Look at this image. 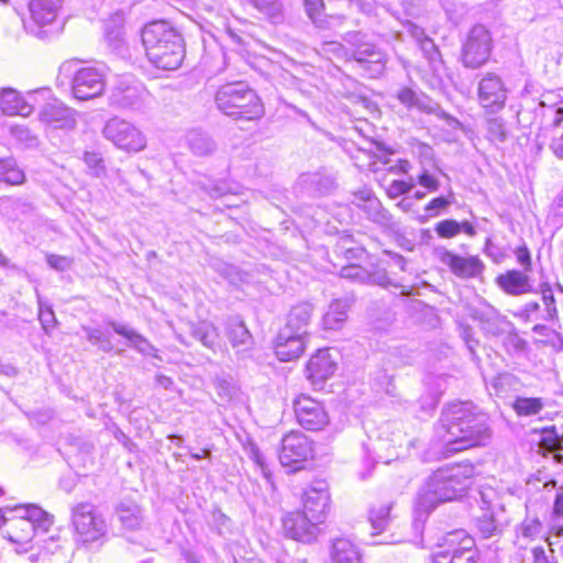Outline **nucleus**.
I'll list each match as a JSON object with an SVG mask.
<instances>
[{
  "mask_svg": "<svg viewBox=\"0 0 563 563\" xmlns=\"http://www.w3.org/2000/svg\"><path fill=\"white\" fill-rule=\"evenodd\" d=\"M437 434L443 445V454L451 455L475 446H484L492 439L488 417L470 401L446 405L441 412Z\"/></svg>",
  "mask_w": 563,
  "mask_h": 563,
  "instance_id": "nucleus-1",
  "label": "nucleus"
},
{
  "mask_svg": "<svg viewBox=\"0 0 563 563\" xmlns=\"http://www.w3.org/2000/svg\"><path fill=\"white\" fill-rule=\"evenodd\" d=\"M475 467L472 463L454 464L437 470L429 476L418 496V506L424 511L438 504L456 500L472 486Z\"/></svg>",
  "mask_w": 563,
  "mask_h": 563,
  "instance_id": "nucleus-2",
  "label": "nucleus"
},
{
  "mask_svg": "<svg viewBox=\"0 0 563 563\" xmlns=\"http://www.w3.org/2000/svg\"><path fill=\"white\" fill-rule=\"evenodd\" d=\"M141 37L147 59L156 68L175 70L181 65L185 57L184 40L167 22L146 24Z\"/></svg>",
  "mask_w": 563,
  "mask_h": 563,
  "instance_id": "nucleus-3",
  "label": "nucleus"
},
{
  "mask_svg": "<svg viewBox=\"0 0 563 563\" xmlns=\"http://www.w3.org/2000/svg\"><path fill=\"white\" fill-rule=\"evenodd\" d=\"M0 511L3 525L8 527V539L19 545L18 553H26L34 534L47 532L53 525L52 516L33 504L5 507Z\"/></svg>",
  "mask_w": 563,
  "mask_h": 563,
  "instance_id": "nucleus-4",
  "label": "nucleus"
},
{
  "mask_svg": "<svg viewBox=\"0 0 563 563\" xmlns=\"http://www.w3.org/2000/svg\"><path fill=\"white\" fill-rule=\"evenodd\" d=\"M217 108L234 119L257 120L264 115V107L256 92L243 81L222 85L216 92Z\"/></svg>",
  "mask_w": 563,
  "mask_h": 563,
  "instance_id": "nucleus-5",
  "label": "nucleus"
},
{
  "mask_svg": "<svg viewBox=\"0 0 563 563\" xmlns=\"http://www.w3.org/2000/svg\"><path fill=\"white\" fill-rule=\"evenodd\" d=\"M493 47L494 40L489 30L483 24H476L462 41L460 60L465 68L478 69L488 63Z\"/></svg>",
  "mask_w": 563,
  "mask_h": 563,
  "instance_id": "nucleus-6",
  "label": "nucleus"
},
{
  "mask_svg": "<svg viewBox=\"0 0 563 563\" xmlns=\"http://www.w3.org/2000/svg\"><path fill=\"white\" fill-rule=\"evenodd\" d=\"M446 548L433 554V563H477L478 551L475 540L465 530L449 532Z\"/></svg>",
  "mask_w": 563,
  "mask_h": 563,
  "instance_id": "nucleus-7",
  "label": "nucleus"
},
{
  "mask_svg": "<svg viewBox=\"0 0 563 563\" xmlns=\"http://www.w3.org/2000/svg\"><path fill=\"white\" fill-rule=\"evenodd\" d=\"M102 134L115 147L125 152H141L147 144L145 135L139 128L120 118L107 121Z\"/></svg>",
  "mask_w": 563,
  "mask_h": 563,
  "instance_id": "nucleus-8",
  "label": "nucleus"
},
{
  "mask_svg": "<svg viewBox=\"0 0 563 563\" xmlns=\"http://www.w3.org/2000/svg\"><path fill=\"white\" fill-rule=\"evenodd\" d=\"M314 454L313 442L300 431H291L282 439L278 457L280 464L290 467L292 472L302 468V465Z\"/></svg>",
  "mask_w": 563,
  "mask_h": 563,
  "instance_id": "nucleus-9",
  "label": "nucleus"
},
{
  "mask_svg": "<svg viewBox=\"0 0 563 563\" xmlns=\"http://www.w3.org/2000/svg\"><path fill=\"white\" fill-rule=\"evenodd\" d=\"M73 525L81 542H93L106 534L108 525L103 516L88 503L73 508Z\"/></svg>",
  "mask_w": 563,
  "mask_h": 563,
  "instance_id": "nucleus-10",
  "label": "nucleus"
},
{
  "mask_svg": "<svg viewBox=\"0 0 563 563\" xmlns=\"http://www.w3.org/2000/svg\"><path fill=\"white\" fill-rule=\"evenodd\" d=\"M49 89L43 88L35 91H29L26 96H22L13 88H1L0 110L7 115L29 117L33 112L35 104L38 102V98L45 100L49 97Z\"/></svg>",
  "mask_w": 563,
  "mask_h": 563,
  "instance_id": "nucleus-11",
  "label": "nucleus"
},
{
  "mask_svg": "<svg viewBox=\"0 0 563 563\" xmlns=\"http://www.w3.org/2000/svg\"><path fill=\"white\" fill-rule=\"evenodd\" d=\"M508 98V89L499 75L487 71L482 75L477 84L478 103L489 112L504 109Z\"/></svg>",
  "mask_w": 563,
  "mask_h": 563,
  "instance_id": "nucleus-12",
  "label": "nucleus"
},
{
  "mask_svg": "<svg viewBox=\"0 0 563 563\" xmlns=\"http://www.w3.org/2000/svg\"><path fill=\"white\" fill-rule=\"evenodd\" d=\"M292 408L298 423L306 430H322L330 421L323 404L308 395L295 398Z\"/></svg>",
  "mask_w": 563,
  "mask_h": 563,
  "instance_id": "nucleus-13",
  "label": "nucleus"
},
{
  "mask_svg": "<svg viewBox=\"0 0 563 563\" xmlns=\"http://www.w3.org/2000/svg\"><path fill=\"white\" fill-rule=\"evenodd\" d=\"M104 71L98 67H84L73 78L71 91L78 100H89L100 96L104 90Z\"/></svg>",
  "mask_w": 563,
  "mask_h": 563,
  "instance_id": "nucleus-14",
  "label": "nucleus"
},
{
  "mask_svg": "<svg viewBox=\"0 0 563 563\" xmlns=\"http://www.w3.org/2000/svg\"><path fill=\"white\" fill-rule=\"evenodd\" d=\"M319 523L321 521H316L303 511L289 512L283 518L286 537L303 543H311L317 539L320 532Z\"/></svg>",
  "mask_w": 563,
  "mask_h": 563,
  "instance_id": "nucleus-15",
  "label": "nucleus"
},
{
  "mask_svg": "<svg viewBox=\"0 0 563 563\" xmlns=\"http://www.w3.org/2000/svg\"><path fill=\"white\" fill-rule=\"evenodd\" d=\"M395 34L397 38H401L404 34L409 35L419 46L432 70H441L443 67L441 53L433 40L426 34L422 27L410 21H406L402 23V29L400 31H395Z\"/></svg>",
  "mask_w": 563,
  "mask_h": 563,
  "instance_id": "nucleus-16",
  "label": "nucleus"
},
{
  "mask_svg": "<svg viewBox=\"0 0 563 563\" xmlns=\"http://www.w3.org/2000/svg\"><path fill=\"white\" fill-rule=\"evenodd\" d=\"M303 512L316 521H323L330 508L329 485L323 479L313 481L303 493Z\"/></svg>",
  "mask_w": 563,
  "mask_h": 563,
  "instance_id": "nucleus-17",
  "label": "nucleus"
},
{
  "mask_svg": "<svg viewBox=\"0 0 563 563\" xmlns=\"http://www.w3.org/2000/svg\"><path fill=\"white\" fill-rule=\"evenodd\" d=\"M435 255L443 265L448 266L460 278L477 277L485 267L477 256H460L443 247L437 249Z\"/></svg>",
  "mask_w": 563,
  "mask_h": 563,
  "instance_id": "nucleus-18",
  "label": "nucleus"
},
{
  "mask_svg": "<svg viewBox=\"0 0 563 563\" xmlns=\"http://www.w3.org/2000/svg\"><path fill=\"white\" fill-rule=\"evenodd\" d=\"M38 117L43 124L54 130H73L77 123L75 110L55 98L42 107Z\"/></svg>",
  "mask_w": 563,
  "mask_h": 563,
  "instance_id": "nucleus-19",
  "label": "nucleus"
},
{
  "mask_svg": "<svg viewBox=\"0 0 563 563\" xmlns=\"http://www.w3.org/2000/svg\"><path fill=\"white\" fill-rule=\"evenodd\" d=\"M335 371L336 360L330 349L318 350L307 364V377L316 387H321Z\"/></svg>",
  "mask_w": 563,
  "mask_h": 563,
  "instance_id": "nucleus-20",
  "label": "nucleus"
},
{
  "mask_svg": "<svg viewBox=\"0 0 563 563\" xmlns=\"http://www.w3.org/2000/svg\"><path fill=\"white\" fill-rule=\"evenodd\" d=\"M493 490L481 492L482 515L476 517V528L485 539L495 537L503 531V525L498 518L497 505H493L488 497Z\"/></svg>",
  "mask_w": 563,
  "mask_h": 563,
  "instance_id": "nucleus-21",
  "label": "nucleus"
},
{
  "mask_svg": "<svg viewBox=\"0 0 563 563\" xmlns=\"http://www.w3.org/2000/svg\"><path fill=\"white\" fill-rule=\"evenodd\" d=\"M307 338L294 333L292 330L282 329L276 338L275 353L282 362H289L301 356L306 349Z\"/></svg>",
  "mask_w": 563,
  "mask_h": 563,
  "instance_id": "nucleus-22",
  "label": "nucleus"
},
{
  "mask_svg": "<svg viewBox=\"0 0 563 563\" xmlns=\"http://www.w3.org/2000/svg\"><path fill=\"white\" fill-rule=\"evenodd\" d=\"M500 289L511 296H520L532 291V284L525 271L510 269L496 278Z\"/></svg>",
  "mask_w": 563,
  "mask_h": 563,
  "instance_id": "nucleus-23",
  "label": "nucleus"
},
{
  "mask_svg": "<svg viewBox=\"0 0 563 563\" xmlns=\"http://www.w3.org/2000/svg\"><path fill=\"white\" fill-rule=\"evenodd\" d=\"M298 185L309 195H325L331 192L335 186V178L325 170L306 173L299 177Z\"/></svg>",
  "mask_w": 563,
  "mask_h": 563,
  "instance_id": "nucleus-24",
  "label": "nucleus"
},
{
  "mask_svg": "<svg viewBox=\"0 0 563 563\" xmlns=\"http://www.w3.org/2000/svg\"><path fill=\"white\" fill-rule=\"evenodd\" d=\"M376 150L380 152L379 155L375 154L373 150H364L361 147L357 148H346V152L350 153V157L353 161L354 165L360 170H372L376 172L377 163L380 162L383 164L387 163V148L384 147L382 143L374 144Z\"/></svg>",
  "mask_w": 563,
  "mask_h": 563,
  "instance_id": "nucleus-25",
  "label": "nucleus"
},
{
  "mask_svg": "<svg viewBox=\"0 0 563 563\" xmlns=\"http://www.w3.org/2000/svg\"><path fill=\"white\" fill-rule=\"evenodd\" d=\"M109 325L117 334L125 338L129 342V345L139 353L146 356H153L156 358L158 357L157 350L150 343V341L145 336H143L134 329L130 328L126 324L119 323L115 321H109Z\"/></svg>",
  "mask_w": 563,
  "mask_h": 563,
  "instance_id": "nucleus-26",
  "label": "nucleus"
},
{
  "mask_svg": "<svg viewBox=\"0 0 563 563\" xmlns=\"http://www.w3.org/2000/svg\"><path fill=\"white\" fill-rule=\"evenodd\" d=\"M340 275L342 278L358 282L361 284H373L383 288L387 286V274L384 269L368 272L360 265L350 264L342 267Z\"/></svg>",
  "mask_w": 563,
  "mask_h": 563,
  "instance_id": "nucleus-27",
  "label": "nucleus"
},
{
  "mask_svg": "<svg viewBox=\"0 0 563 563\" xmlns=\"http://www.w3.org/2000/svg\"><path fill=\"white\" fill-rule=\"evenodd\" d=\"M330 563H363L355 543L346 538L335 539L329 551Z\"/></svg>",
  "mask_w": 563,
  "mask_h": 563,
  "instance_id": "nucleus-28",
  "label": "nucleus"
},
{
  "mask_svg": "<svg viewBox=\"0 0 563 563\" xmlns=\"http://www.w3.org/2000/svg\"><path fill=\"white\" fill-rule=\"evenodd\" d=\"M351 305L352 302L347 298L332 300L322 318L323 328L325 330L341 329L347 320Z\"/></svg>",
  "mask_w": 563,
  "mask_h": 563,
  "instance_id": "nucleus-29",
  "label": "nucleus"
},
{
  "mask_svg": "<svg viewBox=\"0 0 563 563\" xmlns=\"http://www.w3.org/2000/svg\"><path fill=\"white\" fill-rule=\"evenodd\" d=\"M313 307L308 302H301L291 308L284 329L292 330L294 333L308 338V325L312 316Z\"/></svg>",
  "mask_w": 563,
  "mask_h": 563,
  "instance_id": "nucleus-30",
  "label": "nucleus"
},
{
  "mask_svg": "<svg viewBox=\"0 0 563 563\" xmlns=\"http://www.w3.org/2000/svg\"><path fill=\"white\" fill-rule=\"evenodd\" d=\"M351 203L362 209L374 222L379 223L384 219L380 201L367 188L354 192Z\"/></svg>",
  "mask_w": 563,
  "mask_h": 563,
  "instance_id": "nucleus-31",
  "label": "nucleus"
},
{
  "mask_svg": "<svg viewBox=\"0 0 563 563\" xmlns=\"http://www.w3.org/2000/svg\"><path fill=\"white\" fill-rule=\"evenodd\" d=\"M114 516L122 528L126 530L134 531L141 529L143 525L142 509L132 501L120 503L115 508Z\"/></svg>",
  "mask_w": 563,
  "mask_h": 563,
  "instance_id": "nucleus-32",
  "label": "nucleus"
},
{
  "mask_svg": "<svg viewBox=\"0 0 563 563\" xmlns=\"http://www.w3.org/2000/svg\"><path fill=\"white\" fill-rule=\"evenodd\" d=\"M58 7L55 0H31L29 3L31 18L40 26L51 24L56 19Z\"/></svg>",
  "mask_w": 563,
  "mask_h": 563,
  "instance_id": "nucleus-33",
  "label": "nucleus"
},
{
  "mask_svg": "<svg viewBox=\"0 0 563 563\" xmlns=\"http://www.w3.org/2000/svg\"><path fill=\"white\" fill-rule=\"evenodd\" d=\"M186 140L188 147L197 156L210 155L217 147L214 141L207 133L200 130H192L188 132Z\"/></svg>",
  "mask_w": 563,
  "mask_h": 563,
  "instance_id": "nucleus-34",
  "label": "nucleus"
},
{
  "mask_svg": "<svg viewBox=\"0 0 563 563\" xmlns=\"http://www.w3.org/2000/svg\"><path fill=\"white\" fill-rule=\"evenodd\" d=\"M486 139L495 145L504 144L508 141L510 131L507 122L501 117H492L485 121Z\"/></svg>",
  "mask_w": 563,
  "mask_h": 563,
  "instance_id": "nucleus-35",
  "label": "nucleus"
},
{
  "mask_svg": "<svg viewBox=\"0 0 563 563\" xmlns=\"http://www.w3.org/2000/svg\"><path fill=\"white\" fill-rule=\"evenodd\" d=\"M190 332L194 338L200 341L206 347L216 350L219 346V332L212 323L201 321L191 324Z\"/></svg>",
  "mask_w": 563,
  "mask_h": 563,
  "instance_id": "nucleus-36",
  "label": "nucleus"
},
{
  "mask_svg": "<svg viewBox=\"0 0 563 563\" xmlns=\"http://www.w3.org/2000/svg\"><path fill=\"white\" fill-rule=\"evenodd\" d=\"M228 336L232 346L239 350H246L252 343V335L243 321H232L228 329Z\"/></svg>",
  "mask_w": 563,
  "mask_h": 563,
  "instance_id": "nucleus-37",
  "label": "nucleus"
},
{
  "mask_svg": "<svg viewBox=\"0 0 563 563\" xmlns=\"http://www.w3.org/2000/svg\"><path fill=\"white\" fill-rule=\"evenodd\" d=\"M397 99L407 108H418L419 110L427 113H435L439 109V106H430L421 100L417 93L410 88H401L397 92Z\"/></svg>",
  "mask_w": 563,
  "mask_h": 563,
  "instance_id": "nucleus-38",
  "label": "nucleus"
},
{
  "mask_svg": "<svg viewBox=\"0 0 563 563\" xmlns=\"http://www.w3.org/2000/svg\"><path fill=\"white\" fill-rule=\"evenodd\" d=\"M251 2L271 22H282L284 14L280 0H251Z\"/></svg>",
  "mask_w": 563,
  "mask_h": 563,
  "instance_id": "nucleus-39",
  "label": "nucleus"
},
{
  "mask_svg": "<svg viewBox=\"0 0 563 563\" xmlns=\"http://www.w3.org/2000/svg\"><path fill=\"white\" fill-rule=\"evenodd\" d=\"M541 398L518 397L512 404V408L518 416H534L543 409Z\"/></svg>",
  "mask_w": 563,
  "mask_h": 563,
  "instance_id": "nucleus-40",
  "label": "nucleus"
},
{
  "mask_svg": "<svg viewBox=\"0 0 563 563\" xmlns=\"http://www.w3.org/2000/svg\"><path fill=\"white\" fill-rule=\"evenodd\" d=\"M112 99L121 108H136L139 107L140 93L136 88L128 87L119 93H114Z\"/></svg>",
  "mask_w": 563,
  "mask_h": 563,
  "instance_id": "nucleus-41",
  "label": "nucleus"
},
{
  "mask_svg": "<svg viewBox=\"0 0 563 563\" xmlns=\"http://www.w3.org/2000/svg\"><path fill=\"white\" fill-rule=\"evenodd\" d=\"M368 520L372 527V534H380L387 527V507L372 508L369 510Z\"/></svg>",
  "mask_w": 563,
  "mask_h": 563,
  "instance_id": "nucleus-42",
  "label": "nucleus"
},
{
  "mask_svg": "<svg viewBox=\"0 0 563 563\" xmlns=\"http://www.w3.org/2000/svg\"><path fill=\"white\" fill-rule=\"evenodd\" d=\"M11 135L26 147H34L37 145V136L24 125L11 126Z\"/></svg>",
  "mask_w": 563,
  "mask_h": 563,
  "instance_id": "nucleus-43",
  "label": "nucleus"
},
{
  "mask_svg": "<svg viewBox=\"0 0 563 563\" xmlns=\"http://www.w3.org/2000/svg\"><path fill=\"white\" fill-rule=\"evenodd\" d=\"M352 239L349 235L340 238L339 243L336 244L335 252L338 254H342L347 260L360 258L364 254V250L361 247L352 246Z\"/></svg>",
  "mask_w": 563,
  "mask_h": 563,
  "instance_id": "nucleus-44",
  "label": "nucleus"
},
{
  "mask_svg": "<svg viewBox=\"0 0 563 563\" xmlns=\"http://www.w3.org/2000/svg\"><path fill=\"white\" fill-rule=\"evenodd\" d=\"M84 162L92 176L103 177L106 175L104 162L99 154L86 152Z\"/></svg>",
  "mask_w": 563,
  "mask_h": 563,
  "instance_id": "nucleus-45",
  "label": "nucleus"
},
{
  "mask_svg": "<svg viewBox=\"0 0 563 563\" xmlns=\"http://www.w3.org/2000/svg\"><path fill=\"white\" fill-rule=\"evenodd\" d=\"M305 10L309 19L316 24L321 26L323 22V0H303Z\"/></svg>",
  "mask_w": 563,
  "mask_h": 563,
  "instance_id": "nucleus-46",
  "label": "nucleus"
},
{
  "mask_svg": "<svg viewBox=\"0 0 563 563\" xmlns=\"http://www.w3.org/2000/svg\"><path fill=\"white\" fill-rule=\"evenodd\" d=\"M87 338L90 343L98 345L103 352H110L113 350L110 336L99 329H88Z\"/></svg>",
  "mask_w": 563,
  "mask_h": 563,
  "instance_id": "nucleus-47",
  "label": "nucleus"
},
{
  "mask_svg": "<svg viewBox=\"0 0 563 563\" xmlns=\"http://www.w3.org/2000/svg\"><path fill=\"white\" fill-rule=\"evenodd\" d=\"M353 56L358 63H377L379 62L380 54L375 51V47L369 44L358 46Z\"/></svg>",
  "mask_w": 563,
  "mask_h": 563,
  "instance_id": "nucleus-48",
  "label": "nucleus"
},
{
  "mask_svg": "<svg viewBox=\"0 0 563 563\" xmlns=\"http://www.w3.org/2000/svg\"><path fill=\"white\" fill-rule=\"evenodd\" d=\"M435 232L440 238L450 239L462 232V225L455 220H443L437 224Z\"/></svg>",
  "mask_w": 563,
  "mask_h": 563,
  "instance_id": "nucleus-49",
  "label": "nucleus"
},
{
  "mask_svg": "<svg viewBox=\"0 0 563 563\" xmlns=\"http://www.w3.org/2000/svg\"><path fill=\"white\" fill-rule=\"evenodd\" d=\"M519 384L518 378L509 373L498 375L493 386L497 393H507L509 389H516Z\"/></svg>",
  "mask_w": 563,
  "mask_h": 563,
  "instance_id": "nucleus-50",
  "label": "nucleus"
},
{
  "mask_svg": "<svg viewBox=\"0 0 563 563\" xmlns=\"http://www.w3.org/2000/svg\"><path fill=\"white\" fill-rule=\"evenodd\" d=\"M542 300L547 308V313L549 319H553L556 314L555 300L552 288L548 284H542L541 286Z\"/></svg>",
  "mask_w": 563,
  "mask_h": 563,
  "instance_id": "nucleus-51",
  "label": "nucleus"
},
{
  "mask_svg": "<svg viewBox=\"0 0 563 563\" xmlns=\"http://www.w3.org/2000/svg\"><path fill=\"white\" fill-rule=\"evenodd\" d=\"M542 529V523L538 518H526L521 523V533L526 538L537 537Z\"/></svg>",
  "mask_w": 563,
  "mask_h": 563,
  "instance_id": "nucleus-52",
  "label": "nucleus"
},
{
  "mask_svg": "<svg viewBox=\"0 0 563 563\" xmlns=\"http://www.w3.org/2000/svg\"><path fill=\"white\" fill-rule=\"evenodd\" d=\"M7 174L3 178V183L5 184H9V185H21L24 179H25V175L23 173V170H21L18 165H16V162L13 159V166H8L7 167Z\"/></svg>",
  "mask_w": 563,
  "mask_h": 563,
  "instance_id": "nucleus-53",
  "label": "nucleus"
},
{
  "mask_svg": "<svg viewBox=\"0 0 563 563\" xmlns=\"http://www.w3.org/2000/svg\"><path fill=\"white\" fill-rule=\"evenodd\" d=\"M20 207L21 202L18 199L10 197L0 198V212L10 220H14L16 218V216L11 213V211H14Z\"/></svg>",
  "mask_w": 563,
  "mask_h": 563,
  "instance_id": "nucleus-54",
  "label": "nucleus"
},
{
  "mask_svg": "<svg viewBox=\"0 0 563 563\" xmlns=\"http://www.w3.org/2000/svg\"><path fill=\"white\" fill-rule=\"evenodd\" d=\"M476 319H478L482 323H487V327H485V330L493 333L494 335H497L499 333V330L494 323V319L497 318L496 311L492 310L489 312L485 311H476L475 316Z\"/></svg>",
  "mask_w": 563,
  "mask_h": 563,
  "instance_id": "nucleus-55",
  "label": "nucleus"
},
{
  "mask_svg": "<svg viewBox=\"0 0 563 563\" xmlns=\"http://www.w3.org/2000/svg\"><path fill=\"white\" fill-rule=\"evenodd\" d=\"M549 146L556 158L563 159V131H560L559 128H554Z\"/></svg>",
  "mask_w": 563,
  "mask_h": 563,
  "instance_id": "nucleus-56",
  "label": "nucleus"
},
{
  "mask_svg": "<svg viewBox=\"0 0 563 563\" xmlns=\"http://www.w3.org/2000/svg\"><path fill=\"white\" fill-rule=\"evenodd\" d=\"M46 262L49 267L64 272L70 267L71 261L68 257L49 254L46 256Z\"/></svg>",
  "mask_w": 563,
  "mask_h": 563,
  "instance_id": "nucleus-57",
  "label": "nucleus"
},
{
  "mask_svg": "<svg viewBox=\"0 0 563 563\" xmlns=\"http://www.w3.org/2000/svg\"><path fill=\"white\" fill-rule=\"evenodd\" d=\"M517 262L523 267L525 272L531 269V256L526 245L518 246L515 251Z\"/></svg>",
  "mask_w": 563,
  "mask_h": 563,
  "instance_id": "nucleus-58",
  "label": "nucleus"
},
{
  "mask_svg": "<svg viewBox=\"0 0 563 563\" xmlns=\"http://www.w3.org/2000/svg\"><path fill=\"white\" fill-rule=\"evenodd\" d=\"M450 205L449 199L444 197H437L432 199L424 208L430 216L438 214L439 210L444 209Z\"/></svg>",
  "mask_w": 563,
  "mask_h": 563,
  "instance_id": "nucleus-59",
  "label": "nucleus"
},
{
  "mask_svg": "<svg viewBox=\"0 0 563 563\" xmlns=\"http://www.w3.org/2000/svg\"><path fill=\"white\" fill-rule=\"evenodd\" d=\"M40 321L43 325V328L47 331L48 328L53 327L55 323V314L54 311L51 308L47 309H40Z\"/></svg>",
  "mask_w": 563,
  "mask_h": 563,
  "instance_id": "nucleus-60",
  "label": "nucleus"
},
{
  "mask_svg": "<svg viewBox=\"0 0 563 563\" xmlns=\"http://www.w3.org/2000/svg\"><path fill=\"white\" fill-rule=\"evenodd\" d=\"M419 184L430 190H433V191L438 190V188H439L438 179H435L433 176H431L427 173H423L422 175H420Z\"/></svg>",
  "mask_w": 563,
  "mask_h": 563,
  "instance_id": "nucleus-61",
  "label": "nucleus"
},
{
  "mask_svg": "<svg viewBox=\"0 0 563 563\" xmlns=\"http://www.w3.org/2000/svg\"><path fill=\"white\" fill-rule=\"evenodd\" d=\"M410 188L411 185L405 181L394 180L393 184L389 186V196L408 192Z\"/></svg>",
  "mask_w": 563,
  "mask_h": 563,
  "instance_id": "nucleus-62",
  "label": "nucleus"
},
{
  "mask_svg": "<svg viewBox=\"0 0 563 563\" xmlns=\"http://www.w3.org/2000/svg\"><path fill=\"white\" fill-rule=\"evenodd\" d=\"M533 563H556L554 561H550L545 554V551L542 547L533 548Z\"/></svg>",
  "mask_w": 563,
  "mask_h": 563,
  "instance_id": "nucleus-63",
  "label": "nucleus"
},
{
  "mask_svg": "<svg viewBox=\"0 0 563 563\" xmlns=\"http://www.w3.org/2000/svg\"><path fill=\"white\" fill-rule=\"evenodd\" d=\"M553 511L556 516L563 517V490L555 496Z\"/></svg>",
  "mask_w": 563,
  "mask_h": 563,
  "instance_id": "nucleus-64",
  "label": "nucleus"
}]
</instances>
